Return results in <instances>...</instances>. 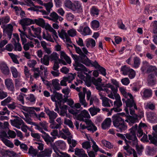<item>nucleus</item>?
Listing matches in <instances>:
<instances>
[{"label": "nucleus", "instance_id": "4be33fe9", "mask_svg": "<svg viewBox=\"0 0 157 157\" xmlns=\"http://www.w3.org/2000/svg\"><path fill=\"white\" fill-rule=\"evenodd\" d=\"M33 71L34 72V77L36 78H37L40 76L41 79L43 82H44L46 80L43 78L41 75L43 74V72H41L39 70V68H34L33 69Z\"/></svg>", "mask_w": 157, "mask_h": 157}, {"label": "nucleus", "instance_id": "7c9ffc66", "mask_svg": "<svg viewBox=\"0 0 157 157\" xmlns=\"http://www.w3.org/2000/svg\"><path fill=\"white\" fill-rule=\"evenodd\" d=\"M89 60H90L84 53L81 55L80 57L79 58V61L80 62L87 65L88 63Z\"/></svg>", "mask_w": 157, "mask_h": 157}, {"label": "nucleus", "instance_id": "c85d7f7f", "mask_svg": "<svg viewBox=\"0 0 157 157\" xmlns=\"http://www.w3.org/2000/svg\"><path fill=\"white\" fill-rule=\"evenodd\" d=\"M33 24H36L41 26L44 27L45 26V23L44 20L41 18H38L37 19H33Z\"/></svg>", "mask_w": 157, "mask_h": 157}, {"label": "nucleus", "instance_id": "dca6fc26", "mask_svg": "<svg viewBox=\"0 0 157 157\" xmlns=\"http://www.w3.org/2000/svg\"><path fill=\"white\" fill-rule=\"evenodd\" d=\"M72 10L74 11H76L78 13L82 12V9L81 4L78 2H75L73 3Z\"/></svg>", "mask_w": 157, "mask_h": 157}, {"label": "nucleus", "instance_id": "72a5a7b5", "mask_svg": "<svg viewBox=\"0 0 157 157\" xmlns=\"http://www.w3.org/2000/svg\"><path fill=\"white\" fill-rule=\"evenodd\" d=\"M47 114L49 116V119H56L57 116V113L53 111L48 109L46 111Z\"/></svg>", "mask_w": 157, "mask_h": 157}, {"label": "nucleus", "instance_id": "603ef678", "mask_svg": "<svg viewBox=\"0 0 157 157\" xmlns=\"http://www.w3.org/2000/svg\"><path fill=\"white\" fill-rule=\"evenodd\" d=\"M49 57L52 60H54L55 62H57V60L59 62L60 61V59H59L58 55L56 53L53 52L50 55Z\"/></svg>", "mask_w": 157, "mask_h": 157}, {"label": "nucleus", "instance_id": "7ed1b4c3", "mask_svg": "<svg viewBox=\"0 0 157 157\" xmlns=\"http://www.w3.org/2000/svg\"><path fill=\"white\" fill-rule=\"evenodd\" d=\"M116 101L114 102V107L110 109V111L108 113V114L110 115L113 110L115 112H119L122 110L120 107L122 106V104L121 100L120 97L118 94L115 96Z\"/></svg>", "mask_w": 157, "mask_h": 157}, {"label": "nucleus", "instance_id": "0eeeda50", "mask_svg": "<svg viewBox=\"0 0 157 157\" xmlns=\"http://www.w3.org/2000/svg\"><path fill=\"white\" fill-rule=\"evenodd\" d=\"M132 107H132V110H134V113L132 114H131L133 116H130L127 120H125V121L128 122L129 124L131 126L133 124L137 122L138 121V116L137 114L135 113V111L133 109ZM128 112H129L128 110H129L130 112V111L128 107ZM126 114H128L127 113ZM128 115H129V114H128Z\"/></svg>", "mask_w": 157, "mask_h": 157}, {"label": "nucleus", "instance_id": "338daca9", "mask_svg": "<svg viewBox=\"0 0 157 157\" xmlns=\"http://www.w3.org/2000/svg\"><path fill=\"white\" fill-rule=\"evenodd\" d=\"M9 55L11 57L13 62L16 64H19V62L17 59L16 56L12 53H8Z\"/></svg>", "mask_w": 157, "mask_h": 157}, {"label": "nucleus", "instance_id": "a18cd8bd", "mask_svg": "<svg viewBox=\"0 0 157 157\" xmlns=\"http://www.w3.org/2000/svg\"><path fill=\"white\" fill-rule=\"evenodd\" d=\"M41 62L45 65L48 66L49 64V58L48 56L45 55L43 58L41 59Z\"/></svg>", "mask_w": 157, "mask_h": 157}, {"label": "nucleus", "instance_id": "e2e57ef3", "mask_svg": "<svg viewBox=\"0 0 157 157\" xmlns=\"http://www.w3.org/2000/svg\"><path fill=\"white\" fill-rule=\"evenodd\" d=\"M133 147H136V150L139 154H140L144 149V147L142 146H140L138 145V141L137 142V145L135 146H132Z\"/></svg>", "mask_w": 157, "mask_h": 157}, {"label": "nucleus", "instance_id": "5fc2aeb1", "mask_svg": "<svg viewBox=\"0 0 157 157\" xmlns=\"http://www.w3.org/2000/svg\"><path fill=\"white\" fill-rule=\"evenodd\" d=\"M14 50L15 51H21L22 50V47L21 44L18 42H17L15 40L14 44Z\"/></svg>", "mask_w": 157, "mask_h": 157}, {"label": "nucleus", "instance_id": "c9c22d12", "mask_svg": "<svg viewBox=\"0 0 157 157\" xmlns=\"http://www.w3.org/2000/svg\"><path fill=\"white\" fill-rule=\"evenodd\" d=\"M52 85L54 87L55 90H59L61 87H60L59 84V80L57 79H53L52 80Z\"/></svg>", "mask_w": 157, "mask_h": 157}, {"label": "nucleus", "instance_id": "bf43d9fd", "mask_svg": "<svg viewBox=\"0 0 157 157\" xmlns=\"http://www.w3.org/2000/svg\"><path fill=\"white\" fill-rule=\"evenodd\" d=\"M37 150L34 149L32 146H30L29 149V153L33 156H35L37 154Z\"/></svg>", "mask_w": 157, "mask_h": 157}, {"label": "nucleus", "instance_id": "5701e85b", "mask_svg": "<svg viewBox=\"0 0 157 157\" xmlns=\"http://www.w3.org/2000/svg\"><path fill=\"white\" fill-rule=\"evenodd\" d=\"M59 105V107L60 109L59 114L62 116H66L67 117V106L64 105L62 106L61 104L60 105Z\"/></svg>", "mask_w": 157, "mask_h": 157}, {"label": "nucleus", "instance_id": "58836bf2", "mask_svg": "<svg viewBox=\"0 0 157 157\" xmlns=\"http://www.w3.org/2000/svg\"><path fill=\"white\" fill-rule=\"evenodd\" d=\"M2 140L6 146L11 148H13V147L14 145L13 143L5 138L2 137Z\"/></svg>", "mask_w": 157, "mask_h": 157}, {"label": "nucleus", "instance_id": "052dcab7", "mask_svg": "<svg viewBox=\"0 0 157 157\" xmlns=\"http://www.w3.org/2000/svg\"><path fill=\"white\" fill-rule=\"evenodd\" d=\"M6 153L10 157H19V155L13 151H6Z\"/></svg>", "mask_w": 157, "mask_h": 157}, {"label": "nucleus", "instance_id": "f03ea898", "mask_svg": "<svg viewBox=\"0 0 157 157\" xmlns=\"http://www.w3.org/2000/svg\"><path fill=\"white\" fill-rule=\"evenodd\" d=\"M112 121L117 131L121 132L127 129V126L124 120L118 115L113 116L112 117Z\"/></svg>", "mask_w": 157, "mask_h": 157}, {"label": "nucleus", "instance_id": "0e129e2a", "mask_svg": "<svg viewBox=\"0 0 157 157\" xmlns=\"http://www.w3.org/2000/svg\"><path fill=\"white\" fill-rule=\"evenodd\" d=\"M102 143L107 147L111 149L113 147V146L109 142L104 140L101 141Z\"/></svg>", "mask_w": 157, "mask_h": 157}, {"label": "nucleus", "instance_id": "6e6552de", "mask_svg": "<svg viewBox=\"0 0 157 157\" xmlns=\"http://www.w3.org/2000/svg\"><path fill=\"white\" fill-rule=\"evenodd\" d=\"M15 118L13 120H11L10 121L11 124L13 126L18 129L21 128L20 126L24 124L23 121L20 117L14 116Z\"/></svg>", "mask_w": 157, "mask_h": 157}, {"label": "nucleus", "instance_id": "393cba45", "mask_svg": "<svg viewBox=\"0 0 157 157\" xmlns=\"http://www.w3.org/2000/svg\"><path fill=\"white\" fill-rule=\"evenodd\" d=\"M126 145L123 146V148L126 151L127 153L129 155L133 154V156L136 154L135 150L128 144H126Z\"/></svg>", "mask_w": 157, "mask_h": 157}, {"label": "nucleus", "instance_id": "a19ab883", "mask_svg": "<svg viewBox=\"0 0 157 157\" xmlns=\"http://www.w3.org/2000/svg\"><path fill=\"white\" fill-rule=\"evenodd\" d=\"M100 109L98 108H95L93 107V108H90L89 109L90 113L92 116H93L96 115L98 112L100 111Z\"/></svg>", "mask_w": 157, "mask_h": 157}, {"label": "nucleus", "instance_id": "774afa93", "mask_svg": "<svg viewBox=\"0 0 157 157\" xmlns=\"http://www.w3.org/2000/svg\"><path fill=\"white\" fill-rule=\"evenodd\" d=\"M64 123L68 125L69 127L71 128H73L74 126L73 125V123L71 120L67 119L65 118L64 119Z\"/></svg>", "mask_w": 157, "mask_h": 157}, {"label": "nucleus", "instance_id": "f704fd0d", "mask_svg": "<svg viewBox=\"0 0 157 157\" xmlns=\"http://www.w3.org/2000/svg\"><path fill=\"white\" fill-rule=\"evenodd\" d=\"M51 18L47 17V18L49 20L53 21L55 22H57L58 20V15L56 12H53L50 15Z\"/></svg>", "mask_w": 157, "mask_h": 157}, {"label": "nucleus", "instance_id": "13d9d810", "mask_svg": "<svg viewBox=\"0 0 157 157\" xmlns=\"http://www.w3.org/2000/svg\"><path fill=\"white\" fill-rule=\"evenodd\" d=\"M76 75V74H72L71 73H70L68 74V76L66 77L67 80L68 81L69 83H70L74 78L75 77Z\"/></svg>", "mask_w": 157, "mask_h": 157}, {"label": "nucleus", "instance_id": "4d7b16f0", "mask_svg": "<svg viewBox=\"0 0 157 157\" xmlns=\"http://www.w3.org/2000/svg\"><path fill=\"white\" fill-rule=\"evenodd\" d=\"M147 117L150 120L154 119L156 118V114L154 112H150L146 113Z\"/></svg>", "mask_w": 157, "mask_h": 157}, {"label": "nucleus", "instance_id": "9b49d317", "mask_svg": "<svg viewBox=\"0 0 157 157\" xmlns=\"http://www.w3.org/2000/svg\"><path fill=\"white\" fill-rule=\"evenodd\" d=\"M53 144L55 145L57 149L56 151L54 150L57 155H59V151H60L58 149L57 147H58L59 148L63 149H64L66 146L65 143L62 140H59L57 141Z\"/></svg>", "mask_w": 157, "mask_h": 157}, {"label": "nucleus", "instance_id": "f8f14e48", "mask_svg": "<svg viewBox=\"0 0 157 157\" xmlns=\"http://www.w3.org/2000/svg\"><path fill=\"white\" fill-rule=\"evenodd\" d=\"M5 83L8 90L12 92L14 91V84L12 79L10 78L6 79L5 81Z\"/></svg>", "mask_w": 157, "mask_h": 157}, {"label": "nucleus", "instance_id": "8fccbe9b", "mask_svg": "<svg viewBox=\"0 0 157 157\" xmlns=\"http://www.w3.org/2000/svg\"><path fill=\"white\" fill-rule=\"evenodd\" d=\"M87 65H91L92 66L94 67L97 69H98L100 66L98 62L96 60H95L94 61H93L90 60H89L88 63Z\"/></svg>", "mask_w": 157, "mask_h": 157}, {"label": "nucleus", "instance_id": "b1692460", "mask_svg": "<svg viewBox=\"0 0 157 157\" xmlns=\"http://www.w3.org/2000/svg\"><path fill=\"white\" fill-rule=\"evenodd\" d=\"M74 66L75 67V69L77 71L82 72L84 71H87L86 68L82 64L77 63H75Z\"/></svg>", "mask_w": 157, "mask_h": 157}, {"label": "nucleus", "instance_id": "69168bd1", "mask_svg": "<svg viewBox=\"0 0 157 157\" xmlns=\"http://www.w3.org/2000/svg\"><path fill=\"white\" fill-rule=\"evenodd\" d=\"M133 66L135 68L138 67L140 64V59L137 57H135L134 59Z\"/></svg>", "mask_w": 157, "mask_h": 157}, {"label": "nucleus", "instance_id": "4c0bfd02", "mask_svg": "<svg viewBox=\"0 0 157 157\" xmlns=\"http://www.w3.org/2000/svg\"><path fill=\"white\" fill-rule=\"evenodd\" d=\"M60 56L61 59H64L68 63L70 64L71 63V61L70 58L66 55L64 52L61 51L60 52Z\"/></svg>", "mask_w": 157, "mask_h": 157}, {"label": "nucleus", "instance_id": "09e8293b", "mask_svg": "<svg viewBox=\"0 0 157 157\" xmlns=\"http://www.w3.org/2000/svg\"><path fill=\"white\" fill-rule=\"evenodd\" d=\"M99 10L94 6L92 7L90 9L91 14L94 16L95 15H98L99 14Z\"/></svg>", "mask_w": 157, "mask_h": 157}, {"label": "nucleus", "instance_id": "aec40b11", "mask_svg": "<svg viewBox=\"0 0 157 157\" xmlns=\"http://www.w3.org/2000/svg\"><path fill=\"white\" fill-rule=\"evenodd\" d=\"M79 98V101L80 104L84 107L87 106V103L85 100V95L84 93H82V92H80L78 93Z\"/></svg>", "mask_w": 157, "mask_h": 157}, {"label": "nucleus", "instance_id": "2f4dec72", "mask_svg": "<svg viewBox=\"0 0 157 157\" xmlns=\"http://www.w3.org/2000/svg\"><path fill=\"white\" fill-rule=\"evenodd\" d=\"M86 46L87 48L91 46V47L93 48L96 45L95 40L92 38L87 39L86 41Z\"/></svg>", "mask_w": 157, "mask_h": 157}, {"label": "nucleus", "instance_id": "4468645a", "mask_svg": "<svg viewBox=\"0 0 157 157\" xmlns=\"http://www.w3.org/2000/svg\"><path fill=\"white\" fill-rule=\"evenodd\" d=\"M90 115L88 111L84 110L81 112V113L78 116V119L80 121H83L85 122L86 120L84 118H90Z\"/></svg>", "mask_w": 157, "mask_h": 157}, {"label": "nucleus", "instance_id": "39448f33", "mask_svg": "<svg viewBox=\"0 0 157 157\" xmlns=\"http://www.w3.org/2000/svg\"><path fill=\"white\" fill-rule=\"evenodd\" d=\"M125 136L127 139L129 140H125L126 144H129L131 146H135L137 145V142L138 141L136 135L130 132L125 134Z\"/></svg>", "mask_w": 157, "mask_h": 157}, {"label": "nucleus", "instance_id": "6ab92c4d", "mask_svg": "<svg viewBox=\"0 0 157 157\" xmlns=\"http://www.w3.org/2000/svg\"><path fill=\"white\" fill-rule=\"evenodd\" d=\"M147 83L148 85L151 86H154L156 84V78L153 74H150L148 75Z\"/></svg>", "mask_w": 157, "mask_h": 157}, {"label": "nucleus", "instance_id": "49530a36", "mask_svg": "<svg viewBox=\"0 0 157 157\" xmlns=\"http://www.w3.org/2000/svg\"><path fill=\"white\" fill-rule=\"evenodd\" d=\"M91 27L94 29H96L99 28L100 26L99 22L96 20H94L91 23Z\"/></svg>", "mask_w": 157, "mask_h": 157}, {"label": "nucleus", "instance_id": "e433bc0d", "mask_svg": "<svg viewBox=\"0 0 157 157\" xmlns=\"http://www.w3.org/2000/svg\"><path fill=\"white\" fill-rule=\"evenodd\" d=\"M152 94V90L151 89H145L143 92V97L149 98L151 97Z\"/></svg>", "mask_w": 157, "mask_h": 157}, {"label": "nucleus", "instance_id": "680f3d73", "mask_svg": "<svg viewBox=\"0 0 157 157\" xmlns=\"http://www.w3.org/2000/svg\"><path fill=\"white\" fill-rule=\"evenodd\" d=\"M13 48V46L12 44H7L5 48L2 49V51H4L5 50H6L9 52H11L12 51Z\"/></svg>", "mask_w": 157, "mask_h": 157}, {"label": "nucleus", "instance_id": "f3484780", "mask_svg": "<svg viewBox=\"0 0 157 157\" xmlns=\"http://www.w3.org/2000/svg\"><path fill=\"white\" fill-rule=\"evenodd\" d=\"M52 151L49 149H45L44 151H41L37 155V157H50Z\"/></svg>", "mask_w": 157, "mask_h": 157}, {"label": "nucleus", "instance_id": "37998d69", "mask_svg": "<svg viewBox=\"0 0 157 157\" xmlns=\"http://www.w3.org/2000/svg\"><path fill=\"white\" fill-rule=\"evenodd\" d=\"M33 43V42L30 41L28 42L25 44H24L23 45V48L24 49L25 51L28 50L30 48V47L33 48L34 46Z\"/></svg>", "mask_w": 157, "mask_h": 157}, {"label": "nucleus", "instance_id": "de8ad7c7", "mask_svg": "<svg viewBox=\"0 0 157 157\" xmlns=\"http://www.w3.org/2000/svg\"><path fill=\"white\" fill-rule=\"evenodd\" d=\"M66 102H67V104L71 107L74 108V106H73L74 102L72 100L67 99V98H63V103L64 104Z\"/></svg>", "mask_w": 157, "mask_h": 157}, {"label": "nucleus", "instance_id": "a878e982", "mask_svg": "<svg viewBox=\"0 0 157 157\" xmlns=\"http://www.w3.org/2000/svg\"><path fill=\"white\" fill-rule=\"evenodd\" d=\"M111 119L110 118H106L101 124V127L103 129H105L109 127L111 124Z\"/></svg>", "mask_w": 157, "mask_h": 157}, {"label": "nucleus", "instance_id": "6e6d98bb", "mask_svg": "<svg viewBox=\"0 0 157 157\" xmlns=\"http://www.w3.org/2000/svg\"><path fill=\"white\" fill-rule=\"evenodd\" d=\"M44 6L48 13H49L50 12L51 8L53 6V4L51 2H49L47 3H44Z\"/></svg>", "mask_w": 157, "mask_h": 157}, {"label": "nucleus", "instance_id": "20e7f679", "mask_svg": "<svg viewBox=\"0 0 157 157\" xmlns=\"http://www.w3.org/2000/svg\"><path fill=\"white\" fill-rule=\"evenodd\" d=\"M46 144L48 145H50L54 150H56L57 149L55 145L53 144L54 140L56 138L55 137L50 136L48 133L45 132L41 135Z\"/></svg>", "mask_w": 157, "mask_h": 157}, {"label": "nucleus", "instance_id": "412c9836", "mask_svg": "<svg viewBox=\"0 0 157 157\" xmlns=\"http://www.w3.org/2000/svg\"><path fill=\"white\" fill-rule=\"evenodd\" d=\"M33 19L25 18L20 20L19 23L21 25L28 26L33 24Z\"/></svg>", "mask_w": 157, "mask_h": 157}, {"label": "nucleus", "instance_id": "cd10ccee", "mask_svg": "<svg viewBox=\"0 0 157 157\" xmlns=\"http://www.w3.org/2000/svg\"><path fill=\"white\" fill-rule=\"evenodd\" d=\"M102 104L104 107H110V104L113 105V101L105 97L102 100Z\"/></svg>", "mask_w": 157, "mask_h": 157}, {"label": "nucleus", "instance_id": "864d4df0", "mask_svg": "<svg viewBox=\"0 0 157 157\" xmlns=\"http://www.w3.org/2000/svg\"><path fill=\"white\" fill-rule=\"evenodd\" d=\"M154 71L155 74V72L157 71V68L155 66L149 65L147 70V73H149L151 72Z\"/></svg>", "mask_w": 157, "mask_h": 157}, {"label": "nucleus", "instance_id": "2eb2a0df", "mask_svg": "<svg viewBox=\"0 0 157 157\" xmlns=\"http://www.w3.org/2000/svg\"><path fill=\"white\" fill-rule=\"evenodd\" d=\"M85 122L86 123V125H87L86 128L88 130L93 132L97 130V127L90 120H86Z\"/></svg>", "mask_w": 157, "mask_h": 157}, {"label": "nucleus", "instance_id": "c03bdc74", "mask_svg": "<svg viewBox=\"0 0 157 157\" xmlns=\"http://www.w3.org/2000/svg\"><path fill=\"white\" fill-rule=\"evenodd\" d=\"M73 4V3L70 0H65L64 2V5L66 7L71 10Z\"/></svg>", "mask_w": 157, "mask_h": 157}, {"label": "nucleus", "instance_id": "473e14b6", "mask_svg": "<svg viewBox=\"0 0 157 157\" xmlns=\"http://www.w3.org/2000/svg\"><path fill=\"white\" fill-rule=\"evenodd\" d=\"M145 126H146V125L144 123H140V124L136 132L137 136L139 137H140L142 136L143 134V132L141 129V128L142 127H144Z\"/></svg>", "mask_w": 157, "mask_h": 157}, {"label": "nucleus", "instance_id": "f257e3e1", "mask_svg": "<svg viewBox=\"0 0 157 157\" xmlns=\"http://www.w3.org/2000/svg\"><path fill=\"white\" fill-rule=\"evenodd\" d=\"M119 90L125 98H127V101H126V107H125V110L126 113L128 114V107L130 111V113L131 114L134 113V111L132 109V107L133 106L135 109H137V108L136 103L134 102L133 99V97L131 94L127 93L125 89L122 87H120Z\"/></svg>", "mask_w": 157, "mask_h": 157}, {"label": "nucleus", "instance_id": "1a4fd4ad", "mask_svg": "<svg viewBox=\"0 0 157 157\" xmlns=\"http://www.w3.org/2000/svg\"><path fill=\"white\" fill-rule=\"evenodd\" d=\"M1 27L3 28V32H5L8 35V37L10 39L11 37L12 33L13 31V27L10 24H9L8 25H2Z\"/></svg>", "mask_w": 157, "mask_h": 157}, {"label": "nucleus", "instance_id": "9d476101", "mask_svg": "<svg viewBox=\"0 0 157 157\" xmlns=\"http://www.w3.org/2000/svg\"><path fill=\"white\" fill-rule=\"evenodd\" d=\"M102 87L110 88L113 92L114 95L117 92L116 90L115 89L114 86L109 83L104 84L100 83L96 86V88L98 90H102Z\"/></svg>", "mask_w": 157, "mask_h": 157}, {"label": "nucleus", "instance_id": "ddd939ff", "mask_svg": "<svg viewBox=\"0 0 157 157\" xmlns=\"http://www.w3.org/2000/svg\"><path fill=\"white\" fill-rule=\"evenodd\" d=\"M0 69L4 74L9 75L10 70L6 64L3 61H0Z\"/></svg>", "mask_w": 157, "mask_h": 157}, {"label": "nucleus", "instance_id": "c756f323", "mask_svg": "<svg viewBox=\"0 0 157 157\" xmlns=\"http://www.w3.org/2000/svg\"><path fill=\"white\" fill-rule=\"evenodd\" d=\"M149 139L151 141V143L157 146V135L155 133H152V136L148 135Z\"/></svg>", "mask_w": 157, "mask_h": 157}, {"label": "nucleus", "instance_id": "ea45409f", "mask_svg": "<svg viewBox=\"0 0 157 157\" xmlns=\"http://www.w3.org/2000/svg\"><path fill=\"white\" fill-rule=\"evenodd\" d=\"M131 70H132V69H130L126 65H124L121 67V71L122 72V74L124 75H127Z\"/></svg>", "mask_w": 157, "mask_h": 157}, {"label": "nucleus", "instance_id": "3c124183", "mask_svg": "<svg viewBox=\"0 0 157 157\" xmlns=\"http://www.w3.org/2000/svg\"><path fill=\"white\" fill-rule=\"evenodd\" d=\"M58 33L59 37L63 40L68 35L65 30L63 29H62L60 32L58 31Z\"/></svg>", "mask_w": 157, "mask_h": 157}, {"label": "nucleus", "instance_id": "423d86ee", "mask_svg": "<svg viewBox=\"0 0 157 157\" xmlns=\"http://www.w3.org/2000/svg\"><path fill=\"white\" fill-rule=\"evenodd\" d=\"M53 94L51 95L52 100L57 102L58 105H60L61 103H63V98L62 95L60 93L56 92L55 90L53 91Z\"/></svg>", "mask_w": 157, "mask_h": 157}, {"label": "nucleus", "instance_id": "79ce46f5", "mask_svg": "<svg viewBox=\"0 0 157 157\" xmlns=\"http://www.w3.org/2000/svg\"><path fill=\"white\" fill-rule=\"evenodd\" d=\"M42 37L44 39H45L47 40L52 42H54V41L52 38L51 35H49L48 33H47L46 35L45 32H43Z\"/></svg>", "mask_w": 157, "mask_h": 157}, {"label": "nucleus", "instance_id": "a211bd4d", "mask_svg": "<svg viewBox=\"0 0 157 157\" xmlns=\"http://www.w3.org/2000/svg\"><path fill=\"white\" fill-rule=\"evenodd\" d=\"M78 31L82 32V34L84 36L89 35L91 33V30L88 26L85 27L84 28L82 26H80Z\"/></svg>", "mask_w": 157, "mask_h": 157}, {"label": "nucleus", "instance_id": "bb28decb", "mask_svg": "<svg viewBox=\"0 0 157 157\" xmlns=\"http://www.w3.org/2000/svg\"><path fill=\"white\" fill-rule=\"evenodd\" d=\"M75 154L79 157H88L87 154L85 153L84 150L76 148L75 149Z\"/></svg>", "mask_w": 157, "mask_h": 157}]
</instances>
